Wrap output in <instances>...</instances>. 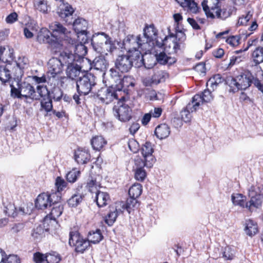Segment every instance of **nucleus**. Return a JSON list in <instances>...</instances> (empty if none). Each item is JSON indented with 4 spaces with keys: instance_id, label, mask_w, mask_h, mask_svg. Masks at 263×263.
<instances>
[{
    "instance_id": "obj_1",
    "label": "nucleus",
    "mask_w": 263,
    "mask_h": 263,
    "mask_svg": "<svg viewBox=\"0 0 263 263\" xmlns=\"http://www.w3.org/2000/svg\"><path fill=\"white\" fill-rule=\"evenodd\" d=\"M253 76L249 72H245L235 78L228 77L226 83L229 87V92L235 93L239 90H246L251 84Z\"/></svg>"
},
{
    "instance_id": "obj_2",
    "label": "nucleus",
    "mask_w": 263,
    "mask_h": 263,
    "mask_svg": "<svg viewBox=\"0 0 263 263\" xmlns=\"http://www.w3.org/2000/svg\"><path fill=\"white\" fill-rule=\"evenodd\" d=\"M111 42L110 38L104 32L95 34L91 39V45L94 50L98 53L105 54L107 52H111L114 48Z\"/></svg>"
},
{
    "instance_id": "obj_3",
    "label": "nucleus",
    "mask_w": 263,
    "mask_h": 263,
    "mask_svg": "<svg viewBox=\"0 0 263 263\" xmlns=\"http://www.w3.org/2000/svg\"><path fill=\"white\" fill-rule=\"evenodd\" d=\"M36 41L40 44H48L55 51L60 50L64 46L61 41L58 38V36L52 34L50 31L46 28L40 29L36 36Z\"/></svg>"
},
{
    "instance_id": "obj_4",
    "label": "nucleus",
    "mask_w": 263,
    "mask_h": 263,
    "mask_svg": "<svg viewBox=\"0 0 263 263\" xmlns=\"http://www.w3.org/2000/svg\"><path fill=\"white\" fill-rule=\"evenodd\" d=\"M144 39H141V35H127L123 41V48L128 52L132 53L133 51L140 49L145 52L148 51L146 47V43L144 42Z\"/></svg>"
},
{
    "instance_id": "obj_5",
    "label": "nucleus",
    "mask_w": 263,
    "mask_h": 263,
    "mask_svg": "<svg viewBox=\"0 0 263 263\" xmlns=\"http://www.w3.org/2000/svg\"><path fill=\"white\" fill-rule=\"evenodd\" d=\"M140 151L143 158H137L135 160V163L140 166L151 167L155 161V158L153 155L154 149L152 143L149 142H145L142 145Z\"/></svg>"
},
{
    "instance_id": "obj_6",
    "label": "nucleus",
    "mask_w": 263,
    "mask_h": 263,
    "mask_svg": "<svg viewBox=\"0 0 263 263\" xmlns=\"http://www.w3.org/2000/svg\"><path fill=\"white\" fill-rule=\"evenodd\" d=\"M185 35L182 33L176 36L170 35L165 37L161 43L164 46V50L169 54L176 53L180 49V44L185 40Z\"/></svg>"
},
{
    "instance_id": "obj_7",
    "label": "nucleus",
    "mask_w": 263,
    "mask_h": 263,
    "mask_svg": "<svg viewBox=\"0 0 263 263\" xmlns=\"http://www.w3.org/2000/svg\"><path fill=\"white\" fill-rule=\"evenodd\" d=\"M96 77L90 73L81 77L76 82L78 92L80 95H88L96 85Z\"/></svg>"
},
{
    "instance_id": "obj_8",
    "label": "nucleus",
    "mask_w": 263,
    "mask_h": 263,
    "mask_svg": "<svg viewBox=\"0 0 263 263\" xmlns=\"http://www.w3.org/2000/svg\"><path fill=\"white\" fill-rule=\"evenodd\" d=\"M61 198V196L57 195L56 193H52L50 194L42 193L37 196L35 205L38 209L45 210L51 207L52 204L59 202Z\"/></svg>"
},
{
    "instance_id": "obj_9",
    "label": "nucleus",
    "mask_w": 263,
    "mask_h": 263,
    "mask_svg": "<svg viewBox=\"0 0 263 263\" xmlns=\"http://www.w3.org/2000/svg\"><path fill=\"white\" fill-rule=\"evenodd\" d=\"M49 28L52 32V34H54L55 36H57V34L59 35V37H58V38L61 41L63 44L65 43L73 44L74 41L72 40L71 32L68 31L67 29L59 22H54L52 23L49 25Z\"/></svg>"
},
{
    "instance_id": "obj_10",
    "label": "nucleus",
    "mask_w": 263,
    "mask_h": 263,
    "mask_svg": "<svg viewBox=\"0 0 263 263\" xmlns=\"http://www.w3.org/2000/svg\"><path fill=\"white\" fill-rule=\"evenodd\" d=\"M115 117L121 122L128 121L132 118V109L124 101L120 100L113 108Z\"/></svg>"
},
{
    "instance_id": "obj_11",
    "label": "nucleus",
    "mask_w": 263,
    "mask_h": 263,
    "mask_svg": "<svg viewBox=\"0 0 263 263\" xmlns=\"http://www.w3.org/2000/svg\"><path fill=\"white\" fill-rule=\"evenodd\" d=\"M69 244L74 247L76 252L80 253H83L90 246L89 241L83 238L77 231L70 232Z\"/></svg>"
},
{
    "instance_id": "obj_12",
    "label": "nucleus",
    "mask_w": 263,
    "mask_h": 263,
    "mask_svg": "<svg viewBox=\"0 0 263 263\" xmlns=\"http://www.w3.org/2000/svg\"><path fill=\"white\" fill-rule=\"evenodd\" d=\"M74 41L73 44L70 43H65L63 48H66L70 49L71 51L73 50V54L80 61V64L81 62L83 64L89 63V60L87 58H84V56L86 55L87 52V48L82 43H79L75 41L72 39Z\"/></svg>"
},
{
    "instance_id": "obj_13",
    "label": "nucleus",
    "mask_w": 263,
    "mask_h": 263,
    "mask_svg": "<svg viewBox=\"0 0 263 263\" xmlns=\"http://www.w3.org/2000/svg\"><path fill=\"white\" fill-rule=\"evenodd\" d=\"M249 196L251 198L249 202L246 203V208L250 211L254 208H259L262 204L263 194L261 193L258 187L251 186L248 191Z\"/></svg>"
},
{
    "instance_id": "obj_14",
    "label": "nucleus",
    "mask_w": 263,
    "mask_h": 263,
    "mask_svg": "<svg viewBox=\"0 0 263 263\" xmlns=\"http://www.w3.org/2000/svg\"><path fill=\"white\" fill-rule=\"evenodd\" d=\"M143 32V34L141 35V39H144V42L146 43V47L148 51L152 49L155 44L159 47L161 46V43L157 41V30L153 26L146 27Z\"/></svg>"
},
{
    "instance_id": "obj_15",
    "label": "nucleus",
    "mask_w": 263,
    "mask_h": 263,
    "mask_svg": "<svg viewBox=\"0 0 263 263\" xmlns=\"http://www.w3.org/2000/svg\"><path fill=\"white\" fill-rule=\"evenodd\" d=\"M37 92L40 95V99L42 98L41 100V108L47 112L51 111L53 108L52 102L46 86L38 85Z\"/></svg>"
},
{
    "instance_id": "obj_16",
    "label": "nucleus",
    "mask_w": 263,
    "mask_h": 263,
    "mask_svg": "<svg viewBox=\"0 0 263 263\" xmlns=\"http://www.w3.org/2000/svg\"><path fill=\"white\" fill-rule=\"evenodd\" d=\"M53 207L49 215H47L43 221L44 227L45 228L49 226L50 224L53 225L57 224L56 219L59 217L62 213L63 206L59 202L52 204Z\"/></svg>"
},
{
    "instance_id": "obj_17",
    "label": "nucleus",
    "mask_w": 263,
    "mask_h": 263,
    "mask_svg": "<svg viewBox=\"0 0 263 263\" xmlns=\"http://www.w3.org/2000/svg\"><path fill=\"white\" fill-rule=\"evenodd\" d=\"M97 97L102 102L108 104L117 99V94L112 87H102L98 90Z\"/></svg>"
},
{
    "instance_id": "obj_18",
    "label": "nucleus",
    "mask_w": 263,
    "mask_h": 263,
    "mask_svg": "<svg viewBox=\"0 0 263 263\" xmlns=\"http://www.w3.org/2000/svg\"><path fill=\"white\" fill-rule=\"evenodd\" d=\"M60 2L61 3L57 9L59 16L68 24H72V15L74 12L73 8L68 3H65L63 0H61Z\"/></svg>"
},
{
    "instance_id": "obj_19",
    "label": "nucleus",
    "mask_w": 263,
    "mask_h": 263,
    "mask_svg": "<svg viewBox=\"0 0 263 263\" xmlns=\"http://www.w3.org/2000/svg\"><path fill=\"white\" fill-rule=\"evenodd\" d=\"M133 61L128 55H119L116 60V68L121 72H128L133 66Z\"/></svg>"
},
{
    "instance_id": "obj_20",
    "label": "nucleus",
    "mask_w": 263,
    "mask_h": 263,
    "mask_svg": "<svg viewBox=\"0 0 263 263\" xmlns=\"http://www.w3.org/2000/svg\"><path fill=\"white\" fill-rule=\"evenodd\" d=\"M21 84V91H22V97L31 100H40V95L37 91H35L33 86L30 84L24 82Z\"/></svg>"
},
{
    "instance_id": "obj_21",
    "label": "nucleus",
    "mask_w": 263,
    "mask_h": 263,
    "mask_svg": "<svg viewBox=\"0 0 263 263\" xmlns=\"http://www.w3.org/2000/svg\"><path fill=\"white\" fill-rule=\"evenodd\" d=\"M87 65H88V66L86 67V71L93 68L96 70L102 72L104 74L108 64L104 57L99 56L96 57L92 62L89 60V63H87Z\"/></svg>"
},
{
    "instance_id": "obj_22",
    "label": "nucleus",
    "mask_w": 263,
    "mask_h": 263,
    "mask_svg": "<svg viewBox=\"0 0 263 263\" xmlns=\"http://www.w3.org/2000/svg\"><path fill=\"white\" fill-rule=\"evenodd\" d=\"M48 72L51 74L53 78L59 74H60L63 71V65L60 59L52 58L49 60L48 63Z\"/></svg>"
},
{
    "instance_id": "obj_23",
    "label": "nucleus",
    "mask_w": 263,
    "mask_h": 263,
    "mask_svg": "<svg viewBox=\"0 0 263 263\" xmlns=\"http://www.w3.org/2000/svg\"><path fill=\"white\" fill-rule=\"evenodd\" d=\"M86 64L78 63L68 66L66 68V73L68 77L72 79H75L80 74L81 71L86 70Z\"/></svg>"
},
{
    "instance_id": "obj_24",
    "label": "nucleus",
    "mask_w": 263,
    "mask_h": 263,
    "mask_svg": "<svg viewBox=\"0 0 263 263\" xmlns=\"http://www.w3.org/2000/svg\"><path fill=\"white\" fill-rule=\"evenodd\" d=\"M73 27L75 32L78 34L85 35V40H87V29L88 27V22L86 20L82 18H78L72 22Z\"/></svg>"
},
{
    "instance_id": "obj_25",
    "label": "nucleus",
    "mask_w": 263,
    "mask_h": 263,
    "mask_svg": "<svg viewBox=\"0 0 263 263\" xmlns=\"http://www.w3.org/2000/svg\"><path fill=\"white\" fill-rule=\"evenodd\" d=\"M213 99L211 92L209 90H204L201 93L195 95L192 98V101L195 103V106L198 107L201 103L209 102Z\"/></svg>"
},
{
    "instance_id": "obj_26",
    "label": "nucleus",
    "mask_w": 263,
    "mask_h": 263,
    "mask_svg": "<svg viewBox=\"0 0 263 263\" xmlns=\"http://www.w3.org/2000/svg\"><path fill=\"white\" fill-rule=\"evenodd\" d=\"M141 50L137 49L134 51H133L132 53H129L130 54L128 55L130 57V59L132 61L135 62V65L137 67H141L142 66H144L146 68H151L153 66H147L144 63V60L143 59V56L141 53Z\"/></svg>"
},
{
    "instance_id": "obj_27",
    "label": "nucleus",
    "mask_w": 263,
    "mask_h": 263,
    "mask_svg": "<svg viewBox=\"0 0 263 263\" xmlns=\"http://www.w3.org/2000/svg\"><path fill=\"white\" fill-rule=\"evenodd\" d=\"M60 59L63 64V65H67L69 66L70 65L76 64L77 63L80 64V61L76 57L74 54L72 53V51L70 50V52H64L61 53Z\"/></svg>"
},
{
    "instance_id": "obj_28",
    "label": "nucleus",
    "mask_w": 263,
    "mask_h": 263,
    "mask_svg": "<svg viewBox=\"0 0 263 263\" xmlns=\"http://www.w3.org/2000/svg\"><path fill=\"white\" fill-rule=\"evenodd\" d=\"M95 195V200L99 207L105 206L110 201V196L107 192L99 190Z\"/></svg>"
},
{
    "instance_id": "obj_29",
    "label": "nucleus",
    "mask_w": 263,
    "mask_h": 263,
    "mask_svg": "<svg viewBox=\"0 0 263 263\" xmlns=\"http://www.w3.org/2000/svg\"><path fill=\"white\" fill-rule=\"evenodd\" d=\"M116 204H118L120 208H121V209L123 212L126 210L130 213L132 209L137 208L139 205V203L138 202L137 198L130 197L129 198L127 199L126 203L120 201L116 203Z\"/></svg>"
},
{
    "instance_id": "obj_30",
    "label": "nucleus",
    "mask_w": 263,
    "mask_h": 263,
    "mask_svg": "<svg viewBox=\"0 0 263 263\" xmlns=\"http://www.w3.org/2000/svg\"><path fill=\"white\" fill-rule=\"evenodd\" d=\"M197 107V106H195V103H193L192 101L191 103H189L186 108L180 112L182 120L185 122H190L192 119L191 112L195 111Z\"/></svg>"
},
{
    "instance_id": "obj_31",
    "label": "nucleus",
    "mask_w": 263,
    "mask_h": 263,
    "mask_svg": "<svg viewBox=\"0 0 263 263\" xmlns=\"http://www.w3.org/2000/svg\"><path fill=\"white\" fill-rule=\"evenodd\" d=\"M135 86V80L130 76H124L121 77L119 83L117 85L116 88L118 90H124L128 88L130 86L133 87Z\"/></svg>"
},
{
    "instance_id": "obj_32",
    "label": "nucleus",
    "mask_w": 263,
    "mask_h": 263,
    "mask_svg": "<svg viewBox=\"0 0 263 263\" xmlns=\"http://www.w3.org/2000/svg\"><path fill=\"white\" fill-rule=\"evenodd\" d=\"M74 159L79 164H85L89 161L90 155L86 150L78 149L75 152Z\"/></svg>"
},
{
    "instance_id": "obj_33",
    "label": "nucleus",
    "mask_w": 263,
    "mask_h": 263,
    "mask_svg": "<svg viewBox=\"0 0 263 263\" xmlns=\"http://www.w3.org/2000/svg\"><path fill=\"white\" fill-rule=\"evenodd\" d=\"M185 10L191 13H196L198 10L197 4L191 0H176Z\"/></svg>"
},
{
    "instance_id": "obj_34",
    "label": "nucleus",
    "mask_w": 263,
    "mask_h": 263,
    "mask_svg": "<svg viewBox=\"0 0 263 263\" xmlns=\"http://www.w3.org/2000/svg\"><path fill=\"white\" fill-rule=\"evenodd\" d=\"M155 134L158 138L165 139L170 134V127L166 124H160L156 128Z\"/></svg>"
},
{
    "instance_id": "obj_35",
    "label": "nucleus",
    "mask_w": 263,
    "mask_h": 263,
    "mask_svg": "<svg viewBox=\"0 0 263 263\" xmlns=\"http://www.w3.org/2000/svg\"><path fill=\"white\" fill-rule=\"evenodd\" d=\"M21 59H19L18 61L15 63V65L13 67L12 70V74L14 76V79L17 80L21 79L23 75V69L26 65V62L24 61L23 63L21 62Z\"/></svg>"
},
{
    "instance_id": "obj_36",
    "label": "nucleus",
    "mask_w": 263,
    "mask_h": 263,
    "mask_svg": "<svg viewBox=\"0 0 263 263\" xmlns=\"http://www.w3.org/2000/svg\"><path fill=\"white\" fill-rule=\"evenodd\" d=\"M123 212V211L118 204L116 205V209L113 211H110L105 217V222L109 226H111L116 221V219L120 213Z\"/></svg>"
},
{
    "instance_id": "obj_37",
    "label": "nucleus",
    "mask_w": 263,
    "mask_h": 263,
    "mask_svg": "<svg viewBox=\"0 0 263 263\" xmlns=\"http://www.w3.org/2000/svg\"><path fill=\"white\" fill-rule=\"evenodd\" d=\"M156 57L158 62L162 65L166 64L172 65L176 61L175 58L168 56L164 52H160L159 53L156 54Z\"/></svg>"
},
{
    "instance_id": "obj_38",
    "label": "nucleus",
    "mask_w": 263,
    "mask_h": 263,
    "mask_svg": "<svg viewBox=\"0 0 263 263\" xmlns=\"http://www.w3.org/2000/svg\"><path fill=\"white\" fill-rule=\"evenodd\" d=\"M245 232L249 236L255 235L258 231L257 225L252 220L249 219L246 221Z\"/></svg>"
},
{
    "instance_id": "obj_39",
    "label": "nucleus",
    "mask_w": 263,
    "mask_h": 263,
    "mask_svg": "<svg viewBox=\"0 0 263 263\" xmlns=\"http://www.w3.org/2000/svg\"><path fill=\"white\" fill-rule=\"evenodd\" d=\"M106 141L104 138L101 136H95L91 140V144L93 148L97 151H100L105 144Z\"/></svg>"
},
{
    "instance_id": "obj_40",
    "label": "nucleus",
    "mask_w": 263,
    "mask_h": 263,
    "mask_svg": "<svg viewBox=\"0 0 263 263\" xmlns=\"http://www.w3.org/2000/svg\"><path fill=\"white\" fill-rule=\"evenodd\" d=\"M246 197L241 194H233L231 196L233 204L243 208H246Z\"/></svg>"
},
{
    "instance_id": "obj_41",
    "label": "nucleus",
    "mask_w": 263,
    "mask_h": 263,
    "mask_svg": "<svg viewBox=\"0 0 263 263\" xmlns=\"http://www.w3.org/2000/svg\"><path fill=\"white\" fill-rule=\"evenodd\" d=\"M86 187L90 192L96 194L99 191V189L101 187V184L99 181L97 180L96 178L91 177L87 181Z\"/></svg>"
},
{
    "instance_id": "obj_42",
    "label": "nucleus",
    "mask_w": 263,
    "mask_h": 263,
    "mask_svg": "<svg viewBox=\"0 0 263 263\" xmlns=\"http://www.w3.org/2000/svg\"><path fill=\"white\" fill-rule=\"evenodd\" d=\"M103 236L102 235L101 231L99 229L96 230L95 231H91L89 232L88 235V240L89 241V243H99L103 239Z\"/></svg>"
},
{
    "instance_id": "obj_43",
    "label": "nucleus",
    "mask_w": 263,
    "mask_h": 263,
    "mask_svg": "<svg viewBox=\"0 0 263 263\" xmlns=\"http://www.w3.org/2000/svg\"><path fill=\"white\" fill-rule=\"evenodd\" d=\"M252 59L255 65L263 62V47H258L252 53Z\"/></svg>"
},
{
    "instance_id": "obj_44",
    "label": "nucleus",
    "mask_w": 263,
    "mask_h": 263,
    "mask_svg": "<svg viewBox=\"0 0 263 263\" xmlns=\"http://www.w3.org/2000/svg\"><path fill=\"white\" fill-rule=\"evenodd\" d=\"M142 185L140 183H135L129 189V197L137 198L142 193Z\"/></svg>"
},
{
    "instance_id": "obj_45",
    "label": "nucleus",
    "mask_w": 263,
    "mask_h": 263,
    "mask_svg": "<svg viewBox=\"0 0 263 263\" xmlns=\"http://www.w3.org/2000/svg\"><path fill=\"white\" fill-rule=\"evenodd\" d=\"M83 197L82 194L77 193L68 200L67 203L70 206L76 207L82 202Z\"/></svg>"
},
{
    "instance_id": "obj_46",
    "label": "nucleus",
    "mask_w": 263,
    "mask_h": 263,
    "mask_svg": "<svg viewBox=\"0 0 263 263\" xmlns=\"http://www.w3.org/2000/svg\"><path fill=\"white\" fill-rule=\"evenodd\" d=\"M35 8L39 11L43 13H48L49 6L47 5V2L45 0H35L34 3Z\"/></svg>"
},
{
    "instance_id": "obj_47",
    "label": "nucleus",
    "mask_w": 263,
    "mask_h": 263,
    "mask_svg": "<svg viewBox=\"0 0 263 263\" xmlns=\"http://www.w3.org/2000/svg\"><path fill=\"white\" fill-rule=\"evenodd\" d=\"M11 77V72L7 66H0V80L4 83L7 82Z\"/></svg>"
},
{
    "instance_id": "obj_48",
    "label": "nucleus",
    "mask_w": 263,
    "mask_h": 263,
    "mask_svg": "<svg viewBox=\"0 0 263 263\" xmlns=\"http://www.w3.org/2000/svg\"><path fill=\"white\" fill-rule=\"evenodd\" d=\"M76 82L74 79L70 78L68 77H64L61 80V86L66 89H70L74 87Z\"/></svg>"
},
{
    "instance_id": "obj_49",
    "label": "nucleus",
    "mask_w": 263,
    "mask_h": 263,
    "mask_svg": "<svg viewBox=\"0 0 263 263\" xmlns=\"http://www.w3.org/2000/svg\"><path fill=\"white\" fill-rule=\"evenodd\" d=\"M61 259L60 255L56 252L46 253V263H58Z\"/></svg>"
},
{
    "instance_id": "obj_50",
    "label": "nucleus",
    "mask_w": 263,
    "mask_h": 263,
    "mask_svg": "<svg viewBox=\"0 0 263 263\" xmlns=\"http://www.w3.org/2000/svg\"><path fill=\"white\" fill-rule=\"evenodd\" d=\"M224 81V78L219 74L214 75L210 79L208 83H210L213 89L214 90L218 85L222 83Z\"/></svg>"
},
{
    "instance_id": "obj_51",
    "label": "nucleus",
    "mask_w": 263,
    "mask_h": 263,
    "mask_svg": "<svg viewBox=\"0 0 263 263\" xmlns=\"http://www.w3.org/2000/svg\"><path fill=\"white\" fill-rule=\"evenodd\" d=\"M166 73L162 70H156L154 72L152 77L154 80L155 85H157L162 81H164Z\"/></svg>"
},
{
    "instance_id": "obj_52",
    "label": "nucleus",
    "mask_w": 263,
    "mask_h": 263,
    "mask_svg": "<svg viewBox=\"0 0 263 263\" xmlns=\"http://www.w3.org/2000/svg\"><path fill=\"white\" fill-rule=\"evenodd\" d=\"M135 165L137 166V168L135 174V177L136 180L142 181L146 176L145 171L143 169L144 166H140L136 163Z\"/></svg>"
},
{
    "instance_id": "obj_53",
    "label": "nucleus",
    "mask_w": 263,
    "mask_h": 263,
    "mask_svg": "<svg viewBox=\"0 0 263 263\" xmlns=\"http://www.w3.org/2000/svg\"><path fill=\"white\" fill-rule=\"evenodd\" d=\"M80 172L77 169H73L66 175L67 180L71 183L74 182L80 176Z\"/></svg>"
},
{
    "instance_id": "obj_54",
    "label": "nucleus",
    "mask_w": 263,
    "mask_h": 263,
    "mask_svg": "<svg viewBox=\"0 0 263 263\" xmlns=\"http://www.w3.org/2000/svg\"><path fill=\"white\" fill-rule=\"evenodd\" d=\"M55 186L57 188L58 192H55L57 195L60 196V192L66 187V182L60 177H58L56 179Z\"/></svg>"
},
{
    "instance_id": "obj_55",
    "label": "nucleus",
    "mask_w": 263,
    "mask_h": 263,
    "mask_svg": "<svg viewBox=\"0 0 263 263\" xmlns=\"http://www.w3.org/2000/svg\"><path fill=\"white\" fill-rule=\"evenodd\" d=\"M221 253L222 257L226 260H232L234 257V251L229 247L224 248Z\"/></svg>"
},
{
    "instance_id": "obj_56",
    "label": "nucleus",
    "mask_w": 263,
    "mask_h": 263,
    "mask_svg": "<svg viewBox=\"0 0 263 263\" xmlns=\"http://www.w3.org/2000/svg\"><path fill=\"white\" fill-rule=\"evenodd\" d=\"M14 211L11 213L9 209H8L9 214H11L13 217L16 216L17 214L24 215V214H30V211L27 208H25L24 207H19L18 208H14Z\"/></svg>"
},
{
    "instance_id": "obj_57",
    "label": "nucleus",
    "mask_w": 263,
    "mask_h": 263,
    "mask_svg": "<svg viewBox=\"0 0 263 263\" xmlns=\"http://www.w3.org/2000/svg\"><path fill=\"white\" fill-rule=\"evenodd\" d=\"M110 76L113 82L115 83V86L116 87L117 85L120 80L122 76L119 74L118 71L114 68H111L109 70Z\"/></svg>"
},
{
    "instance_id": "obj_58",
    "label": "nucleus",
    "mask_w": 263,
    "mask_h": 263,
    "mask_svg": "<svg viewBox=\"0 0 263 263\" xmlns=\"http://www.w3.org/2000/svg\"><path fill=\"white\" fill-rule=\"evenodd\" d=\"M18 88H16L13 85H10L11 96L13 98H21L22 97V91H21V84L17 83Z\"/></svg>"
},
{
    "instance_id": "obj_59",
    "label": "nucleus",
    "mask_w": 263,
    "mask_h": 263,
    "mask_svg": "<svg viewBox=\"0 0 263 263\" xmlns=\"http://www.w3.org/2000/svg\"><path fill=\"white\" fill-rule=\"evenodd\" d=\"M9 51V50L7 49L5 46H0V61H7L8 58L10 57Z\"/></svg>"
},
{
    "instance_id": "obj_60",
    "label": "nucleus",
    "mask_w": 263,
    "mask_h": 263,
    "mask_svg": "<svg viewBox=\"0 0 263 263\" xmlns=\"http://www.w3.org/2000/svg\"><path fill=\"white\" fill-rule=\"evenodd\" d=\"M46 259V253L44 254L39 252L33 254V260L35 263H45Z\"/></svg>"
},
{
    "instance_id": "obj_61",
    "label": "nucleus",
    "mask_w": 263,
    "mask_h": 263,
    "mask_svg": "<svg viewBox=\"0 0 263 263\" xmlns=\"http://www.w3.org/2000/svg\"><path fill=\"white\" fill-rule=\"evenodd\" d=\"M240 37L239 35H232L229 37L226 42L232 46H236L239 44Z\"/></svg>"
},
{
    "instance_id": "obj_62",
    "label": "nucleus",
    "mask_w": 263,
    "mask_h": 263,
    "mask_svg": "<svg viewBox=\"0 0 263 263\" xmlns=\"http://www.w3.org/2000/svg\"><path fill=\"white\" fill-rule=\"evenodd\" d=\"M128 146L130 151L134 153H137L139 150V144L135 140L132 139L129 140Z\"/></svg>"
},
{
    "instance_id": "obj_63",
    "label": "nucleus",
    "mask_w": 263,
    "mask_h": 263,
    "mask_svg": "<svg viewBox=\"0 0 263 263\" xmlns=\"http://www.w3.org/2000/svg\"><path fill=\"white\" fill-rule=\"evenodd\" d=\"M52 93L53 99L57 101H60L63 96V91L59 87L54 88Z\"/></svg>"
},
{
    "instance_id": "obj_64",
    "label": "nucleus",
    "mask_w": 263,
    "mask_h": 263,
    "mask_svg": "<svg viewBox=\"0 0 263 263\" xmlns=\"http://www.w3.org/2000/svg\"><path fill=\"white\" fill-rule=\"evenodd\" d=\"M252 14L248 12L246 16H242L239 18L238 24L240 25H246L248 22L252 17Z\"/></svg>"
}]
</instances>
